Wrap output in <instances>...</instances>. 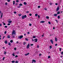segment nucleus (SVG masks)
I'll use <instances>...</instances> for the list:
<instances>
[{"instance_id":"2f4dec72","label":"nucleus","mask_w":63,"mask_h":63,"mask_svg":"<svg viewBox=\"0 0 63 63\" xmlns=\"http://www.w3.org/2000/svg\"><path fill=\"white\" fill-rule=\"evenodd\" d=\"M59 49L60 51H61V48H59Z\"/></svg>"},{"instance_id":"6e6d98bb","label":"nucleus","mask_w":63,"mask_h":63,"mask_svg":"<svg viewBox=\"0 0 63 63\" xmlns=\"http://www.w3.org/2000/svg\"><path fill=\"white\" fill-rule=\"evenodd\" d=\"M5 37L4 36H3V39H4V38H5Z\"/></svg>"},{"instance_id":"603ef678","label":"nucleus","mask_w":63,"mask_h":63,"mask_svg":"<svg viewBox=\"0 0 63 63\" xmlns=\"http://www.w3.org/2000/svg\"><path fill=\"white\" fill-rule=\"evenodd\" d=\"M12 37H13V38H15V36H14V35H13L12 36Z\"/></svg>"},{"instance_id":"6ab92c4d","label":"nucleus","mask_w":63,"mask_h":63,"mask_svg":"<svg viewBox=\"0 0 63 63\" xmlns=\"http://www.w3.org/2000/svg\"><path fill=\"white\" fill-rule=\"evenodd\" d=\"M59 14H60V11H58V12L57 13V15H59Z\"/></svg>"},{"instance_id":"680f3d73","label":"nucleus","mask_w":63,"mask_h":63,"mask_svg":"<svg viewBox=\"0 0 63 63\" xmlns=\"http://www.w3.org/2000/svg\"><path fill=\"white\" fill-rule=\"evenodd\" d=\"M3 25H6V24H5V23H3Z\"/></svg>"},{"instance_id":"20e7f679","label":"nucleus","mask_w":63,"mask_h":63,"mask_svg":"<svg viewBox=\"0 0 63 63\" xmlns=\"http://www.w3.org/2000/svg\"><path fill=\"white\" fill-rule=\"evenodd\" d=\"M29 47H30V45H29V44H28V45L27 46V48H29Z\"/></svg>"},{"instance_id":"f704fd0d","label":"nucleus","mask_w":63,"mask_h":63,"mask_svg":"<svg viewBox=\"0 0 63 63\" xmlns=\"http://www.w3.org/2000/svg\"><path fill=\"white\" fill-rule=\"evenodd\" d=\"M16 2H19V0H17L16 1Z\"/></svg>"},{"instance_id":"a19ab883","label":"nucleus","mask_w":63,"mask_h":63,"mask_svg":"<svg viewBox=\"0 0 63 63\" xmlns=\"http://www.w3.org/2000/svg\"><path fill=\"white\" fill-rule=\"evenodd\" d=\"M48 58H50V56H48Z\"/></svg>"},{"instance_id":"9d476101","label":"nucleus","mask_w":63,"mask_h":63,"mask_svg":"<svg viewBox=\"0 0 63 63\" xmlns=\"http://www.w3.org/2000/svg\"><path fill=\"white\" fill-rule=\"evenodd\" d=\"M59 9H60L59 8V7H58L57 8V10H56L57 11H58V10H59Z\"/></svg>"},{"instance_id":"58836bf2","label":"nucleus","mask_w":63,"mask_h":63,"mask_svg":"<svg viewBox=\"0 0 63 63\" xmlns=\"http://www.w3.org/2000/svg\"><path fill=\"white\" fill-rule=\"evenodd\" d=\"M40 7H41V6H38V8H40Z\"/></svg>"},{"instance_id":"1a4fd4ad","label":"nucleus","mask_w":63,"mask_h":63,"mask_svg":"<svg viewBox=\"0 0 63 63\" xmlns=\"http://www.w3.org/2000/svg\"><path fill=\"white\" fill-rule=\"evenodd\" d=\"M54 16H57V14H55L54 15Z\"/></svg>"},{"instance_id":"3c124183","label":"nucleus","mask_w":63,"mask_h":63,"mask_svg":"<svg viewBox=\"0 0 63 63\" xmlns=\"http://www.w3.org/2000/svg\"><path fill=\"white\" fill-rule=\"evenodd\" d=\"M6 33H7V32L6 31H5V32H4L5 34H6Z\"/></svg>"},{"instance_id":"ddd939ff","label":"nucleus","mask_w":63,"mask_h":63,"mask_svg":"<svg viewBox=\"0 0 63 63\" xmlns=\"http://www.w3.org/2000/svg\"><path fill=\"white\" fill-rule=\"evenodd\" d=\"M12 21H8V22L9 23H12Z\"/></svg>"},{"instance_id":"aec40b11","label":"nucleus","mask_w":63,"mask_h":63,"mask_svg":"<svg viewBox=\"0 0 63 63\" xmlns=\"http://www.w3.org/2000/svg\"><path fill=\"white\" fill-rule=\"evenodd\" d=\"M46 18L47 19H49V17L48 16H46Z\"/></svg>"},{"instance_id":"c85d7f7f","label":"nucleus","mask_w":63,"mask_h":63,"mask_svg":"<svg viewBox=\"0 0 63 63\" xmlns=\"http://www.w3.org/2000/svg\"><path fill=\"white\" fill-rule=\"evenodd\" d=\"M19 6H22V4L21 3H20L19 4Z\"/></svg>"},{"instance_id":"c756f323","label":"nucleus","mask_w":63,"mask_h":63,"mask_svg":"<svg viewBox=\"0 0 63 63\" xmlns=\"http://www.w3.org/2000/svg\"><path fill=\"white\" fill-rule=\"evenodd\" d=\"M38 16V14H36L35 15V16Z\"/></svg>"},{"instance_id":"4d7b16f0","label":"nucleus","mask_w":63,"mask_h":63,"mask_svg":"<svg viewBox=\"0 0 63 63\" xmlns=\"http://www.w3.org/2000/svg\"><path fill=\"white\" fill-rule=\"evenodd\" d=\"M57 46V44H55V46L56 47V46Z\"/></svg>"},{"instance_id":"79ce46f5","label":"nucleus","mask_w":63,"mask_h":63,"mask_svg":"<svg viewBox=\"0 0 63 63\" xmlns=\"http://www.w3.org/2000/svg\"><path fill=\"white\" fill-rule=\"evenodd\" d=\"M4 27H5V28H7L8 27L7 26H5Z\"/></svg>"},{"instance_id":"bb28decb","label":"nucleus","mask_w":63,"mask_h":63,"mask_svg":"<svg viewBox=\"0 0 63 63\" xmlns=\"http://www.w3.org/2000/svg\"><path fill=\"white\" fill-rule=\"evenodd\" d=\"M26 44V42H24L23 43V45H25V44Z\"/></svg>"},{"instance_id":"a211bd4d","label":"nucleus","mask_w":63,"mask_h":63,"mask_svg":"<svg viewBox=\"0 0 63 63\" xmlns=\"http://www.w3.org/2000/svg\"><path fill=\"white\" fill-rule=\"evenodd\" d=\"M55 41L56 42H57V39L56 37H55Z\"/></svg>"},{"instance_id":"4be33fe9","label":"nucleus","mask_w":63,"mask_h":63,"mask_svg":"<svg viewBox=\"0 0 63 63\" xmlns=\"http://www.w3.org/2000/svg\"><path fill=\"white\" fill-rule=\"evenodd\" d=\"M32 61H33V62H36V61H35V60H32Z\"/></svg>"},{"instance_id":"5fc2aeb1","label":"nucleus","mask_w":63,"mask_h":63,"mask_svg":"<svg viewBox=\"0 0 63 63\" xmlns=\"http://www.w3.org/2000/svg\"><path fill=\"white\" fill-rule=\"evenodd\" d=\"M37 48H39V45H37Z\"/></svg>"},{"instance_id":"cd10ccee","label":"nucleus","mask_w":63,"mask_h":63,"mask_svg":"<svg viewBox=\"0 0 63 63\" xmlns=\"http://www.w3.org/2000/svg\"><path fill=\"white\" fill-rule=\"evenodd\" d=\"M19 62H18L17 61H15L16 63H18Z\"/></svg>"},{"instance_id":"c9c22d12","label":"nucleus","mask_w":63,"mask_h":63,"mask_svg":"<svg viewBox=\"0 0 63 63\" xmlns=\"http://www.w3.org/2000/svg\"><path fill=\"white\" fill-rule=\"evenodd\" d=\"M61 54L62 55H63V52H61Z\"/></svg>"},{"instance_id":"ea45409f","label":"nucleus","mask_w":63,"mask_h":63,"mask_svg":"<svg viewBox=\"0 0 63 63\" xmlns=\"http://www.w3.org/2000/svg\"><path fill=\"white\" fill-rule=\"evenodd\" d=\"M5 5H8V3H7V2H6L5 3Z\"/></svg>"},{"instance_id":"9b49d317","label":"nucleus","mask_w":63,"mask_h":63,"mask_svg":"<svg viewBox=\"0 0 63 63\" xmlns=\"http://www.w3.org/2000/svg\"><path fill=\"white\" fill-rule=\"evenodd\" d=\"M22 19H24V16L23 15L22 16Z\"/></svg>"},{"instance_id":"37998d69","label":"nucleus","mask_w":63,"mask_h":63,"mask_svg":"<svg viewBox=\"0 0 63 63\" xmlns=\"http://www.w3.org/2000/svg\"><path fill=\"white\" fill-rule=\"evenodd\" d=\"M48 23H49V24H51V23H50V22L49 21L48 22Z\"/></svg>"},{"instance_id":"f3484780","label":"nucleus","mask_w":63,"mask_h":63,"mask_svg":"<svg viewBox=\"0 0 63 63\" xmlns=\"http://www.w3.org/2000/svg\"><path fill=\"white\" fill-rule=\"evenodd\" d=\"M60 16H58V19H60Z\"/></svg>"},{"instance_id":"dca6fc26","label":"nucleus","mask_w":63,"mask_h":63,"mask_svg":"<svg viewBox=\"0 0 63 63\" xmlns=\"http://www.w3.org/2000/svg\"><path fill=\"white\" fill-rule=\"evenodd\" d=\"M24 5H27V4L26 3V2H24Z\"/></svg>"},{"instance_id":"4c0bfd02","label":"nucleus","mask_w":63,"mask_h":63,"mask_svg":"<svg viewBox=\"0 0 63 63\" xmlns=\"http://www.w3.org/2000/svg\"><path fill=\"white\" fill-rule=\"evenodd\" d=\"M8 45L9 46L11 45V43L10 42H9Z\"/></svg>"},{"instance_id":"2eb2a0df","label":"nucleus","mask_w":63,"mask_h":63,"mask_svg":"<svg viewBox=\"0 0 63 63\" xmlns=\"http://www.w3.org/2000/svg\"><path fill=\"white\" fill-rule=\"evenodd\" d=\"M10 43H13V40H10Z\"/></svg>"},{"instance_id":"5701e85b","label":"nucleus","mask_w":63,"mask_h":63,"mask_svg":"<svg viewBox=\"0 0 63 63\" xmlns=\"http://www.w3.org/2000/svg\"><path fill=\"white\" fill-rule=\"evenodd\" d=\"M24 16L25 18H26V17H27V16H26V15H25Z\"/></svg>"},{"instance_id":"c03bdc74","label":"nucleus","mask_w":63,"mask_h":63,"mask_svg":"<svg viewBox=\"0 0 63 63\" xmlns=\"http://www.w3.org/2000/svg\"><path fill=\"white\" fill-rule=\"evenodd\" d=\"M31 25H32V24L30 23L29 24V26H31Z\"/></svg>"},{"instance_id":"e2e57ef3","label":"nucleus","mask_w":63,"mask_h":63,"mask_svg":"<svg viewBox=\"0 0 63 63\" xmlns=\"http://www.w3.org/2000/svg\"><path fill=\"white\" fill-rule=\"evenodd\" d=\"M50 5H52V3H50Z\"/></svg>"},{"instance_id":"338daca9","label":"nucleus","mask_w":63,"mask_h":63,"mask_svg":"<svg viewBox=\"0 0 63 63\" xmlns=\"http://www.w3.org/2000/svg\"><path fill=\"white\" fill-rule=\"evenodd\" d=\"M28 34H30V32H28L27 33Z\"/></svg>"},{"instance_id":"423d86ee","label":"nucleus","mask_w":63,"mask_h":63,"mask_svg":"<svg viewBox=\"0 0 63 63\" xmlns=\"http://www.w3.org/2000/svg\"><path fill=\"white\" fill-rule=\"evenodd\" d=\"M50 41L52 44H53V41L52 40H50Z\"/></svg>"},{"instance_id":"49530a36","label":"nucleus","mask_w":63,"mask_h":63,"mask_svg":"<svg viewBox=\"0 0 63 63\" xmlns=\"http://www.w3.org/2000/svg\"><path fill=\"white\" fill-rule=\"evenodd\" d=\"M14 50H16V48H15Z\"/></svg>"},{"instance_id":"6e6552de","label":"nucleus","mask_w":63,"mask_h":63,"mask_svg":"<svg viewBox=\"0 0 63 63\" xmlns=\"http://www.w3.org/2000/svg\"><path fill=\"white\" fill-rule=\"evenodd\" d=\"M7 38L8 39H9V38H10V36L9 35H8L7 37Z\"/></svg>"},{"instance_id":"a18cd8bd","label":"nucleus","mask_w":63,"mask_h":63,"mask_svg":"<svg viewBox=\"0 0 63 63\" xmlns=\"http://www.w3.org/2000/svg\"><path fill=\"white\" fill-rule=\"evenodd\" d=\"M4 59H5V57H3V60H4Z\"/></svg>"},{"instance_id":"7c9ffc66","label":"nucleus","mask_w":63,"mask_h":63,"mask_svg":"<svg viewBox=\"0 0 63 63\" xmlns=\"http://www.w3.org/2000/svg\"><path fill=\"white\" fill-rule=\"evenodd\" d=\"M7 1L8 2H10V0H7Z\"/></svg>"},{"instance_id":"052dcab7","label":"nucleus","mask_w":63,"mask_h":63,"mask_svg":"<svg viewBox=\"0 0 63 63\" xmlns=\"http://www.w3.org/2000/svg\"><path fill=\"white\" fill-rule=\"evenodd\" d=\"M33 46V44H32L31 45V46Z\"/></svg>"},{"instance_id":"f8f14e48","label":"nucleus","mask_w":63,"mask_h":63,"mask_svg":"<svg viewBox=\"0 0 63 63\" xmlns=\"http://www.w3.org/2000/svg\"><path fill=\"white\" fill-rule=\"evenodd\" d=\"M4 42L5 44H7V43H8V41H7V40H5Z\"/></svg>"},{"instance_id":"de8ad7c7","label":"nucleus","mask_w":63,"mask_h":63,"mask_svg":"<svg viewBox=\"0 0 63 63\" xmlns=\"http://www.w3.org/2000/svg\"><path fill=\"white\" fill-rule=\"evenodd\" d=\"M17 8H21V6H18L17 7Z\"/></svg>"},{"instance_id":"393cba45","label":"nucleus","mask_w":63,"mask_h":63,"mask_svg":"<svg viewBox=\"0 0 63 63\" xmlns=\"http://www.w3.org/2000/svg\"><path fill=\"white\" fill-rule=\"evenodd\" d=\"M13 5H14L15 4V1H13Z\"/></svg>"},{"instance_id":"e433bc0d","label":"nucleus","mask_w":63,"mask_h":63,"mask_svg":"<svg viewBox=\"0 0 63 63\" xmlns=\"http://www.w3.org/2000/svg\"><path fill=\"white\" fill-rule=\"evenodd\" d=\"M25 40H26V41H28V38H26Z\"/></svg>"},{"instance_id":"774afa93","label":"nucleus","mask_w":63,"mask_h":63,"mask_svg":"<svg viewBox=\"0 0 63 63\" xmlns=\"http://www.w3.org/2000/svg\"><path fill=\"white\" fill-rule=\"evenodd\" d=\"M27 13H29V11H27L26 12Z\"/></svg>"},{"instance_id":"f03ea898","label":"nucleus","mask_w":63,"mask_h":63,"mask_svg":"<svg viewBox=\"0 0 63 63\" xmlns=\"http://www.w3.org/2000/svg\"><path fill=\"white\" fill-rule=\"evenodd\" d=\"M14 34L15 35H16V33H15V31L13 30L12 32V35H13Z\"/></svg>"},{"instance_id":"b1692460","label":"nucleus","mask_w":63,"mask_h":63,"mask_svg":"<svg viewBox=\"0 0 63 63\" xmlns=\"http://www.w3.org/2000/svg\"><path fill=\"white\" fill-rule=\"evenodd\" d=\"M38 18H40V15H38Z\"/></svg>"},{"instance_id":"39448f33","label":"nucleus","mask_w":63,"mask_h":63,"mask_svg":"<svg viewBox=\"0 0 63 63\" xmlns=\"http://www.w3.org/2000/svg\"><path fill=\"white\" fill-rule=\"evenodd\" d=\"M3 13H1V15H0V17L1 18H2L3 16Z\"/></svg>"},{"instance_id":"f257e3e1","label":"nucleus","mask_w":63,"mask_h":63,"mask_svg":"<svg viewBox=\"0 0 63 63\" xmlns=\"http://www.w3.org/2000/svg\"><path fill=\"white\" fill-rule=\"evenodd\" d=\"M23 36L22 35H21L20 36H18V38H17L18 39H21V38H23Z\"/></svg>"},{"instance_id":"0eeeda50","label":"nucleus","mask_w":63,"mask_h":63,"mask_svg":"<svg viewBox=\"0 0 63 63\" xmlns=\"http://www.w3.org/2000/svg\"><path fill=\"white\" fill-rule=\"evenodd\" d=\"M29 54V53H28L27 54H25V56H27V55H28Z\"/></svg>"},{"instance_id":"8fccbe9b","label":"nucleus","mask_w":63,"mask_h":63,"mask_svg":"<svg viewBox=\"0 0 63 63\" xmlns=\"http://www.w3.org/2000/svg\"><path fill=\"white\" fill-rule=\"evenodd\" d=\"M18 16H21V14H19L18 15Z\"/></svg>"},{"instance_id":"13d9d810","label":"nucleus","mask_w":63,"mask_h":63,"mask_svg":"<svg viewBox=\"0 0 63 63\" xmlns=\"http://www.w3.org/2000/svg\"><path fill=\"white\" fill-rule=\"evenodd\" d=\"M18 57V56L17 55H16L15 56V57Z\"/></svg>"},{"instance_id":"412c9836","label":"nucleus","mask_w":63,"mask_h":63,"mask_svg":"<svg viewBox=\"0 0 63 63\" xmlns=\"http://www.w3.org/2000/svg\"><path fill=\"white\" fill-rule=\"evenodd\" d=\"M51 48H52V46H50V47H49L50 49H51Z\"/></svg>"},{"instance_id":"a878e982","label":"nucleus","mask_w":63,"mask_h":63,"mask_svg":"<svg viewBox=\"0 0 63 63\" xmlns=\"http://www.w3.org/2000/svg\"><path fill=\"white\" fill-rule=\"evenodd\" d=\"M15 61H12V63H15Z\"/></svg>"},{"instance_id":"bf43d9fd","label":"nucleus","mask_w":63,"mask_h":63,"mask_svg":"<svg viewBox=\"0 0 63 63\" xmlns=\"http://www.w3.org/2000/svg\"><path fill=\"white\" fill-rule=\"evenodd\" d=\"M55 5H58V4L57 3H55Z\"/></svg>"},{"instance_id":"69168bd1","label":"nucleus","mask_w":63,"mask_h":63,"mask_svg":"<svg viewBox=\"0 0 63 63\" xmlns=\"http://www.w3.org/2000/svg\"><path fill=\"white\" fill-rule=\"evenodd\" d=\"M0 26L1 27L2 26V24H0Z\"/></svg>"},{"instance_id":"09e8293b","label":"nucleus","mask_w":63,"mask_h":63,"mask_svg":"<svg viewBox=\"0 0 63 63\" xmlns=\"http://www.w3.org/2000/svg\"><path fill=\"white\" fill-rule=\"evenodd\" d=\"M4 54H6V52L5 51H4Z\"/></svg>"},{"instance_id":"72a5a7b5","label":"nucleus","mask_w":63,"mask_h":63,"mask_svg":"<svg viewBox=\"0 0 63 63\" xmlns=\"http://www.w3.org/2000/svg\"><path fill=\"white\" fill-rule=\"evenodd\" d=\"M33 38H36V37L35 36H34L32 37Z\"/></svg>"},{"instance_id":"864d4df0","label":"nucleus","mask_w":63,"mask_h":63,"mask_svg":"<svg viewBox=\"0 0 63 63\" xmlns=\"http://www.w3.org/2000/svg\"><path fill=\"white\" fill-rule=\"evenodd\" d=\"M29 15L30 16H32V14H29Z\"/></svg>"},{"instance_id":"4468645a","label":"nucleus","mask_w":63,"mask_h":63,"mask_svg":"<svg viewBox=\"0 0 63 63\" xmlns=\"http://www.w3.org/2000/svg\"><path fill=\"white\" fill-rule=\"evenodd\" d=\"M44 22H45V21H42L40 22V23H44Z\"/></svg>"},{"instance_id":"0e129e2a","label":"nucleus","mask_w":63,"mask_h":63,"mask_svg":"<svg viewBox=\"0 0 63 63\" xmlns=\"http://www.w3.org/2000/svg\"><path fill=\"white\" fill-rule=\"evenodd\" d=\"M8 25H10V23H8L7 24Z\"/></svg>"},{"instance_id":"473e14b6","label":"nucleus","mask_w":63,"mask_h":63,"mask_svg":"<svg viewBox=\"0 0 63 63\" xmlns=\"http://www.w3.org/2000/svg\"><path fill=\"white\" fill-rule=\"evenodd\" d=\"M12 55L13 56H15V55L14 54V53H13V54H12Z\"/></svg>"},{"instance_id":"7ed1b4c3","label":"nucleus","mask_w":63,"mask_h":63,"mask_svg":"<svg viewBox=\"0 0 63 63\" xmlns=\"http://www.w3.org/2000/svg\"><path fill=\"white\" fill-rule=\"evenodd\" d=\"M34 42H37V41H38V39H37V38L34 39Z\"/></svg>"}]
</instances>
